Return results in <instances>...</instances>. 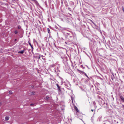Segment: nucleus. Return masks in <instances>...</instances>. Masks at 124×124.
<instances>
[{"label": "nucleus", "mask_w": 124, "mask_h": 124, "mask_svg": "<svg viewBox=\"0 0 124 124\" xmlns=\"http://www.w3.org/2000/svg\"><path fill=\"white\" fill-rule=\"evenodd\" d=\"M100 101H101V103L100 104V105H104V107H105L107 108H108V103H105V102H104L103 101H102L101 100H100Z\"/></svg>", "instance_id": "obj_1"}, {"label": "nucleus", "mask_w": 124, "mask_h": 124, "mask_svg": "<svg viewBox=\"0 0 124 124\" xmlns=\"http://www.w3.org/2000/svg\"><path fill=\"white\" fill-rule=\"evenodd\" d=\"M65 85L67 88L68 89L70 90V85L69 84H65Z\"/></svg>", "instance_id": "obj_2"}, {"label": "nucleus", "mask_w": 124, "mask_h": 124, "mask_svg": "<svg viewBox=\"0 0 124 124\" xmlns=\"http://www.w3.org/2000/svg\"><path fill=\"white\" fill-rule=\"evenodd\" d=\"M56 86L58 88L57 90L59 92L61 91V88L60 87V86L58 84H56Z\"/></svg>", "instance_id": "obj_3"}, {"label": "nucleus", "mask_w": 124, "mask_h": 124, "mask_svg": "<svg viewBox=\"0 0 124 124\" xmlns=\"http://www.w3.org/2000/svg\"><path fill=\"white\" fill-rule=\"evenodd\" d=\"M77 70L78 71V72L79 73H80V74H83L84 75V74L85 73L84 72H83V71H81V70H79L78 69H77Z\"/></svg>", "instance_id": "obj_4"}, {"label": "nucleus", "mask_w": 124, "mask_h": 124, "mask_svg": "<svg viewBox=\"0 0 124 124\" xmlns=\"http://www.w3.org/2000/svg\"><path fill=\"white\" fill-rule=\"evenodd\" d=\"M25 49H24L22 51H19L18 53H20V54H23L24 51H25Z\"/></svg>", "instance_id": "obj_5"}, {"label": "nucleus", "mask_w": 124, "mask_h": 124, "mask_svg": "<svg viewBox=\"0 0 124 124\" xmlns=\"http://www.w3.org/2000/svg\"><path fill=\"white\" fill-rule=\"evenodd\" d=\"M31 1H32L35 2V3L36 4L38 5H39V4L38 2L36 0H31Z\"/></svg>", "instance_id": "obj_6"}, {"label": "nucleus", "mask_w": 124, "mask_h": 124, "mask_svg": "<svg viewBox=\"0 0 124 124\" xmlns=\"http://www.w3.org/2000/svg\"><path fill=\"white\" fill-rule=\"evenodd\" d=\"M74 108L76 110L77 112H79V111L78 108L77 107L75 106H74Z\"/></svg>", "instance_id": "obj_7"}, {"label": "nucleus", "mask_w": 124, "mask_h": 124, "mask_svg": "<svg viewBox=\"0 0 124 124\" xmlns=\"http://www.w3.org/2000/svg\"><path fill=\"white\" fill-rule=\"evenodd\" d=\"M120 98L123 102H124V98L122 96H121L120 97Z\"/></svg>", "instance_id": "obj_8"}, {"label": "nucleus", "mask_w": 124, "mask_h": 124, "mask_svg": "<svg viewBox=\"0 0 124 124\" xmlns=\"http://www.w3.org/2000/svg\"><path fill=\"white\" fill-rule=\"evenodd\" d=\"M9 117L8 116H6L5 118V119L6 121H7L9 120Z\"/></svg>", "instance_id": "obj_9"}, {"label": "nucleus", "mask_w": 124, "mask_h": 124, "mask_svg": "<svg viewBox=\"0 0 124 124\" xmlns=\"http://www.w3.org/2000/svg\"><path fill=\"white\" fill-rule=\"evenodd\" d=\"M49 98V97L46 96L45 97V99H46V100L47 101Z\"/></svg>", "instance_id": "obj_10"}, {"label": "nucleus", "mask_w": 124, "mask_h": 124, "mask_svg": "<svg viewBox=\"0 0 124 124\" xmlns=\"http://www.w3.org/2000/svg\"><path fill=\"white\" fill-rule=\"evenodd\" d=\"M35 93L34 91H33L31 92V94L33 95H35Z\"/></svg>", "instance_id": "obj_11"}, {"label": "nucleus", "mask_w": 124, "mask_h": 124, "mask_svg": "<svg viewBox=\"0 0 124 124\" xmlns=\"http://www.w3.org/2000/svg\"><path fill=\"white\" fill-rule=\"evenodd\" d=\"M47 30L48 33H50V31L49 29V28H48L47 29Z\"/></svg>", "instance_id": "obj_12"}, {"label": "nucleus", "mask_w": 124, "mask_h": 124, "mask_svg": "<svg viewBox=\"0 0 124 124\" xmlns=\"http://www.w3.org/2000/svg\"><path fill=\"white\" fill-rule=\"evenodd\" d=\"M37 57V58H38L39 59L40 58V56L39 55H38Z\"/></svg>", "instance_id": "obj_13"}, {"label": "nucleus", "mask_w": 124, "mask_h": 124, "mask_svg": "<svg viewBox=\"0 0 124 124\" xmlns=\"http://www.w3.org/2000/svg\"><path fill=\"white\" fill-rule=\"evenodd\" d=\"M9 93L10 94H12V92L11 91H10L9 92Z\"/></svg>", "instance_id": "obj_14"}, {"label": "nucleus", "mask_w": 124, "mask_h": 124, "mask_svg": "<svg viewBox=\"0 0 124 124\" xmlns=\"http://www.w3.org/2000/svg\"><path fill=\"white\" fill-rule=\"evenodd\" d=\"M84 75H85L88 78H89V77L88 76L86 75V74L85 73V74H84Z\"/></svg>", "instance_id": "obj_15"}, {"label": "nucleus", "mask_w": 124, "mask_h": 124, "mask_svg": "<svg viewBox=\"0 0 124 124\" xmlns=\"http://www.w3.org/2000/svg\"><path fill=\"white\" fill-rule=\"evenodd\" d=\"M31 48L32 49V51L33 50V46H31Z\"/></svg>", "instance_id": "obj_16"}, {"label": "nucleus", "mask_w": 124, "mask_h": 124, "mask_svg": "<svg viewBox=\"0 0 124 124\" xmlns=\"http://www.w3.org/2000/svg\"><path fill=\"white\" fill-rule=\"evenodd\" d=\"M68 9L70 11H71L72 10H71V9L70 8H68Z\"/></svg>", "instance_id": "obj_17"}, {"label": "nucleus", "mask_w": 124, "mask_h": 124, "mask_svg": "<svg viewBox=\"0 0 124 124\" xmlns=\"http://www.w3.org/2000/svg\"><path fill=\"white\" fill-rule=\"evenodd\" d=\"M14 33L15 34H16L18 33V31H17L16 30L15 31Z\"/></svg>", "instance_id": "obj_18"}, {"label": "nucleus", "mask_w": 124, "mask_h": 124, "mask_svg": "<svg viewBox=\"0 0 124 124\" xmlns=\"http://www.w3.org/2000/svg\"><path fill=\"white\" fill-rule=\"evenodd\" d=\"M18 28L19 29H20L21 28V26L20 25L18 26Z\"/></svg>", "instance_id": "obj_19"}, {"label": "nucleus", "mask_w": 124, "mask_h": 124, "mask_svg": "<svg viewBox=\"0 0 124 124\" xmlns=\"http://www.w3.org/2000/svg\"><path fill=\"white\" fill-rule=\"evenodd\" d=\"M28 43H29V44L30 45V46H32V45H31V44L30 42H29V41H28Z\"/></svg>", "instance_id": "obj_20"}, {"label": "nucleus", "mask_w": 124, "mask_h": 124, "mask_svg": "<svg viewBox=\"0 0 124 124\" xmlns=\"http://www.w3.org/2000/svg\"><path fill=\"white\" fill-rule=\"evenodd\" d=\"M34 105L33 103H31L30 104V106H33Z\"/></svg>", "instance_id": "obj_21"}, {"label": "nucleus", "mask_w": 124, "mask_h": 124, "mask_svg": "<svg viewBox=\"0 0 124 124\" xmlns=\"http://www.w3.org/2000/svg\"><path fill=\"white\" fill-rule=\"evenodd\" d=\"M71 100H72V101H73V97H71Z\"/></svg>", "instance_id": "obj_22"}, {"label": "nucleus", "mask_w": 124, "mask_h": 124, "mask_svg": "<svg viewBox=\"0 0 124 124\" xmlns=\"http://www.w3.org/2000/svg\"><path fill=\"white\" fill-rule=\"evenodd\" d=\"M93 103L94 105H95L96 104V103L95 101H94L93 102Z\"/></svg>", "instance_id": "obj_23"}, {"label": "nucleus", "mask_w": 124, "mask_h": 124, "mask_svg": "<svg viewBox=\"0 0 124 124\" xmlns=\"http://www.w3.org/2000/svg\"><path fill=\"white\" fill-rule=\"evenodd\" d=\"M34 86H33V85H32V86H31V87H32V88H34Z\"/></svg>", "instance_id": "obj_24"}, {"label": "nucleus", "mask_w": 124, "mask_h": 124, "mask_svg": "<svg viewBox=\"0 0 124 124\" xmlns=\"http://www.w3.org/2000/svg\"><path fill=\"white\" fill-rule=\"evenodd\" d=\"M54 46H55V47H56V45H55V44L54 43Z\"/></svg>", "instance_id": "obj_25"}, {"label": "nucleus", "mask_w": 124, "mask_h": 124, "mask_svg": "<svg viewBox=\"0 0 124 124\" xmlns=\"http://www.w3.org/2000/svg\"><path fill=\"white\" fill-rule=\"evenodd\" d=\"M54 46H55V47H56V45H55V44L54 43Z\"/></svg>", "instance_id": "obj_26"}, {"label": "nucleus", "mask_w": 124, "mask_h": 124, "mask_svg": "<svg viewBox=\"0 0 124 124\" xmlns=\"http://www.w3.org/2000/svg\"><path fill=\"white\" fill-rule=\"evenodd\" d=\"M123 108L124 109V105H122Z\"/></svg>", "instance_id": "obj_27"}, {"label": "nucleus", "mask_w": 124, "mask_h": 124, "mask_svg": "<svg viewBox=\"0 0 124 124\" xmlns=\"http://www.w3.org/2000/svg\"><path fill=\"white\" fill-rule=\"evenodd\" d=\"M16 40H17L16 39H15V41H16Z\"/></svg>", "instance_id": "obj_28"}, {"label": "nucleus", "mask_w": 124, "mask_h": 124, "mask_svg": "<svg viewBox=\"0 0 124 124\" xmlns=\"http://www.w3.org/2000/svg\"><path fill=\"white\" fill-rule=\"evenodd\" d=\"M66 7H67L68 6V5H66Z\"/></svg>", "instance_id": "obj_29"}, {"label": "nucleus", "mask_w": 124, "mask_h": 124, "mask_svg": "<svg viewBox=\"0 0 124 124\" xmlns=\"http://www.w3.org/2000/svg\"><path fill=\"white\" fill-rule=\"evenodd\" d=\"M91 111H93L92 109Z\"/></svg>", "instance_id": "obj_30"}, {"label": "nucleus", "mask_w": 124, "mask_h": 124, "mask_svg": "<svg viewBox=\"0 0 124 124\" xmlns=\"http://www.w3.org/2000/svg\"><path fill=\"white\" fill-rule=\"evenodd\" d=\"M2 104V103L1 102H0V105L1 104Z\"/></svg>", "instance_id": "obj_31"}, {"label": "nucleus", "mask_w": 124, "mask_h": 124, "mask_svg": "<svg viewBox=\"0 0 124 124\" xmlns=\"http://www.w3.org/2000/svg\"><path fill=\"white\" fill-rule=\"evenodd\" d=\"M65 43H66V44H67V43L66 42H65Z\"/></svg>", "instance_id": "obj_32"}, {"label": "nucleus", "mask_w": 124, "mask_h": 124, "mask_svg": "<svg viewBox=\"0 0 124 124\" xmlns=\"http://www.w3.org/2000/svg\"><path fill=\"white\" fill-rule=\"evenodd\" d=\"M104 124H106V123H104Z\"/></svg>", "instance_id": "obj_33"}]
</instances>
